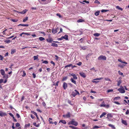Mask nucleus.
Listing matches in <instances>:
<instances>
[{
	"mask_svg": "<svg viewBox=\"0 0 129 129\" xmlns=\"http://www.w3.org/2000/svg\"><path fill=\"white\" fill-rule=\"evenodd\" d=\"M59 122H61L64 124H66V123L65 120H60Z\"/></svg>",
	"mask_w": 129,
	"mask_h": 129,
	"instance_id": "obj_29",
	"label": "nucleus"
},
{
	"mask_svg": "<svg viewBox=\"0 0 129 129\" xmlns=\"http://www.w3.org/2000/svg\"><path fill=\"white\" fill-rule=\"evenodd\" d=\"M30 124L28 123V124H26L25 125V127H28L30 126Z\"/></svg>",
	"mask_w": 129,
	"mask_h": 129,
	"instance_id": "obj_47",
	"label": "nucleus"
},
{
	"mask_svg": "<svg viewBox=\"0 0 129 129\" xmlns=\"http://www.w3.org/2000/svg\"><path fill=\"white\" fill-rule=\"evenodd\" d=\"M108 125L109 127H111V128L113 129H115V127L112 124H108Z\"/></svg>",
	"mask_w": 129,
	"mask_h": 129,
	"instance_id": "obj_24",
	"label": "nucleus"
},
{
	"mask_svg": "<svg viewBox=\"0 0 129 129\" xmlns=\"http://www.w3.org/2000/svg\"><path fill=\"white\" fill-rule=\"evenodd\" d=\"M94 2L95 3H97V4H100V3L99 2V1L97 0H96L95 1H94Z\"/></svg>",
	"mask_w": 129,
	"mask_h": 129,
	"instance_id": "obj_56",
	"label": "nucleus"
},
{
	"mask_svg": "<svg viewBox=\"0 0 129 129\" xmlns=\"http://www.w3.org/2000/svg\"><path fill=\"white\" fill-rule=\"evenodd\" d=\"M15 125L16 127H19L20 126V125L18 122H17L16 123Z\"/></svg>",
	"mask_w": 129,
	"mask_h": 129,
	"instance_id": "obj_45",
	"label": "nucleus"
},
{
	"mask_svg": "<svg viewBox=\"0 0 129 129\" xmlns=\"http://www.w3.org/2000/svg\"><path fill=\"white\" fill-rule=\"evenodd\" d=\"M120 99V97H116L114 99V100H119Z\"/></svg>",
	"mask_w": 129,
	"mask_h": 129,
	"instance_id": "obj_35",
	"label": "nucleus"
},
{
	"mask_svg": "<svg viewBox=\"0 0 129 129\" xmlns=\"http://www.w3.org/2000/svg\"><path fill=\"white\" fill-rule=\"evenodd\" d=\"M38 55L34 56L33 57L34 60H36L38 58Z\"/></svg>",
	"mask_w": 129,
	"mask_h": 129,
	"instance_id": "obj_36",
	"label": "nucleus"
},
{
	"mask_svg": "<svg viewBox=\"0 0 129 129\" xmlns=\"http://www.w3.org/2000/svg\"><path fill=\"white\" fill-rule=\"evenodd\" d=\"M42 63H44L45 64H47L48 63V61L46 60H45L43 61Z\"/></svg>",
	"mask_w": 129,
	"mask_h": 129,
	"instance_id": "obj_50",
	"label": "nucleus"
},
{
	"mask_svg": "<svg viewBox=\"0 0 129 129\" xmlns=\"http://www.w3.org/2000/svg\"><path fill=\"white\" fill-rule=\"evenodd\" d=\"M113 91V89H109L107 90V92L108 93H109L110 92H112Z\"/></svg>",
	"mask_w": 129,
	"mask_h": 129,
	"instance_id": "obj_51",
	"label": "nucleus"
},
{
	"mask_svg": "<svg viewBox=\"0 0 129 129\" xmlns=\"http://www.w3.org/2000/svg\"><path fill=\"white\" fill-rule=\"evenodd\" d=\"M68 103L71 105H72V106L74 105L73 104L71 103V101L69 100L68 101Z\"/></svg>",
	"mask_w": 129,
	"mask_h": 129,
	"instance_id": "obj_57",
	"label": "nucleus"
},
{
	"mask_svg": "<svg viewBox=\"0 0 129 129\" xmlns=\"http://www.w3.org/2000/svg\"><path fill=\"white\" fill-rule=\"evenodd\" d=\"M118 90L121 93H124L125 92L123 87L122 85L120 86V88L118 89Z\"/></svg>",
	"mask_w": 129,
	"mask_h": 129,
	"instance_id": "obj_3",
	"label": "nucleus"
},
{
	"mask_svg": "<svg viewBox=\"0 0 129 129\" xmlns=\"http://www.w3.org/2000/svg\"><path fill=\"white\" fill-rule=\"evenodd\" d=\"M79 74H80V76L82 77L83 78H84L86 77V75L85 73H83V72H80L79 73Z\"/></svg>",
	"mask_w": 129,
	"mask_h": 129,
	"instance_id": "obj_8",
	"label": "nucleus"
},
{
	"mask_svg": "<svg viewBox=\"0 0 129 129\" xmlns=\"http://www.w3.org/2000/svg\"><path fill=\"white\" fill-rule=\"evenodd\" d=\"M118 61L121 62L122 63H123L125 64H127V63L125 62L124 61H122V60H121V59H118Z\"/></svg>",
	"mask_w": 129,
	"mask_h": 129,
	"instance_id": "obj_13",
	"label": "nucleus"
},
{
	"mask_svg": "<svg viewBox=\"0 0 129 129\" xmlns=\"http://www.w3.org/2000/svg\"><path fill=\"white\" fill-rule=\"evenodd\" d=\"M67 78L68 77L67 76L64 77L63 78L62 80H61V81H64V80H67Z\"/></svg>",
	"mask_w": 129,
	"mask_h": 129,
	"instance_id": "obj_32",
	"label": "nucleus"
},
{
	"mask_svg": "<svg viewBox=\"0 0 129 129\" xmlns=\"http://www.w3.org/2000/svg\"><path fill=\"white\" fill-rule=\"evenodd\" d=\"M117 86H119L120 85V84L122 83V81L121 80H120L117 81Z\"/></svg>",
	"mask_w": 129,
	"mask_h": 129,
	"instance_id": "obj_30",
	"label": "nucleus"
},
{
	"mask_svg": "<svg viewBox=\"0 0 129 129\" xmlns=\"http://www.w3.org/2000/svg\"><path fill=\"white\" fill-rule=\"evenodd\" d=\"M63 39V38H62V37H61L60 38H59L57 39V40H61Z\"/></svg>",
	"mask_w": 129,
	"mask_h": 129,
	"instance_id": "obj_60",
	"label": "nucleus"
},
{
	"mask_svg": "<svg viewBox=\"0 0 129 129\" xmlns=\"http://www.w3.org/2000/svg\"><path fill=\"white\" fill-rule=\"evenodd\" d=\"M16 52V50L15 49H12V50H11V54H13L14 53H15Z\"/></svg>",
	"mask_w": 129,
	"mask_h": 129,
	"instance_id": "obj_22",
	"label": "nucleus"
},
{
	"mask_svg": "<svg viewBox=\"0 0 129 129\" xmlns=\"http://www.w3.org/2000/svg\"><path fill=\"white\" fill-rule=\"evenodd\" d=\"M122 124H124L125 125H127V122L125 120H124L122 119Z\"/></svg>",
	"mask_w": 129,
	"mask_h": 129,
	"instance_id": "obj_15",
	"label": "nucleus"
},
{
	"mask_svg": "<svg viewBox=\"0 0 129 129\" xmlns=\"http://www.w3.org/2000/svg\"><path fill=\"white\" fill-rule=\"evenodd\" d=\"M108 11H109V10L102 9V10H101V12H107Z\"/></svg>",
	"mask_w": 129,
	"mask_h": 129,
	"instance_id": "obj_41",
	"label": "nucleus"
},
{
	"mask_svg": "<svg viewBox=\"0 0 129 129\" xmlns=\"http://www.w3.org/2000/svg\"><path fill=\"white\" fill-rule=\"evenodd\" d=\"M67 86L68 85L67 83L65 82H64L63 83L62 87L64 90H66V89L67 88Z\"/></svg>",
	"mask_w": 129,
	"mask_h": 129,
	"instance_id": "obj_7",
	"label": "nucleus"
},
{
	"mask_svg": "<svg viewBox=\"0 0 129 129\" xmlns=\"http://www.w3.org/2000/svg\"><path fill=\"white\" fill-rule=\"evenodd\" d=\"M125 64H118V67H120L121 68H123L125 66Z\"/></svg>",
	"mask_w": 129,
	"mask_h": 129,
	"instance_id": "obj_12",
	"label": "nucleus"
},
{
	"mask_svg": "<svg viewBox=\"0 0 129 129\" xmlns=\"http://www.w3.org/2000/svg\"><path fill=\"white\" fill-rule=\"evenodd\" d=\"M63 117H70V113L69 112H68L67 113V114H64L63 115Z\"/></svg>",
	"mask_w": 129,
	"mask_h": 129,
	"instance_id": "obj_10",
	"label": "nucleus"
},
{
	"mask_svg": "<svg viewBox=\"0 0 129 129\" xmlns=\"http://www.w3.org/2000/svg\"><path fill=\"white\" fill-rule=\"evenodd\" d=\"M24 32H23L21 34H20V35H20V37H24V36L23 35H22L23 34H24Z\"/></svg>",
	"mask_w": 129,
	"mask_h": 129,
	"instance_id": "obj_55",
	"label": "nucleus"
},
{
	"mask_svg": "<svg viewBox=\"0 0 129 129\" xmlns=\"http://www.w3.org/2000/svg\"><path fill=\"white\" fill-rule=\"evenodd\" d=\"M59 29V28L57 27L55 29H53L52 30V33L54 34L57 32V30Z\"/></svg>",
	"mask_w": 129,
	"mask_h": 129,
	"instance_id": "obj_11",
	"label": "nucleus"
},
{
	"mask_svg": "<svg viewBox=\"0 0 129 129\" xmlns=\"http://www.w3.org/2000/svg\"><path fill=\"white\" fill-rule=\"evenodd\" d=\"M75 92H72V95L74 97H75V96L77 94L79 95V92L78 91H77V90H75Z\"/></svg>",
	"mask_w": 129,
	"mask_h": 129,
	"instance_id": "obj_4",
	"label": "nucleus"
},
{
	"mask_svg": "<svg viewBox=\"0 0 129 129\" xmlns=\"http://www.w3.org/2000/svg\"><path fill=\"white\" fill-rule=\"evenodd\" d=\"M0 72L2 75H4L5 74V72L4 69H1L0 70Z\"/></svg>",
	"mask_w": 129,
	"mask_h": 129,
	"instance_id": "obj_26",
	"label": "nucleus"
},
{
	"mask_svg": "<svg viewBox=\"0 0 129 129\" xmlns=\"http://www.w3.org/2000/svg\"><path fill=\"white\" fill-rule=\"evenodd\" d=\"M107 113L106 112H103L102 113V114L100 116V118H101L103 116H104L105 115H106Z\"/></svg>",
	"mask_w": 129,
	"mask_h": 129,
	"instance_id": "obj_28",
	"label": "nucleus"
},
{
	"mask_svg": "<svg viewBox=\"0 0 129 129\" xmlns=\"http://www.w3.org/2000/svg\"><path fill=\"white\" fill-rule=\"evenodd\" d=\"M81 48L82 49L85 50L86 49V48L85 46H83L81 47Z\"/></svg>",
	"mask_w": 129,
	"mask_h": 129,
	"instance_id": "obj_62",
	"label": "nucleus"
},
{
	"mask_svg": "<svg viewBox=\"0 0 129 129\" xmlns=\"http://www.w3.org/2000/svg\"><path fill=\"white\" fill-rule=\"evenodd\" d=\"M82 64V62H79L78 63H77V64L78 66H80Z\"/></svg>",
	"mask_w": 129,
	"mask_h": 129,
	"instance_id": "obj_58",
	"label": "nucleus"
},
{
	"mask_svg": "<svg viewBox=\"0 0 129 129\" xmlns=\"http://www.w3.org/2000/svg\"><path fill=\"white\" fill-rule=\"evenodd\" d=\"M27 11V10L26 9H25L23 11H22L21 12H20V13L21 14H24Z\"/></svg>",
	"mask_w": 129,
	"mask_h": 129,
	"instance_id": "obj_33",
	"label": "nucleus"
},
{
	"mask_svg": "<svg viewBox=\"0 0 129 129\" xmlns=\"http://www.w3.org/2000/svg\"><path fill=\"white\" fill-rule=\"evenodd\" d=\"M113 102L114 103H115L116 104H117L118 105H120V103H119V102H117L116 101H114Z\"/></svg>",
	"mask_w": 129,
	"mask_h": 129,
	"instance_id": "obj_49",
	"label": "nucleus"
},
{
	"mask_svg": "<svg viewBox=\"0 0 129 129\" xmlns=\"http://www.w3.org/2000/svg\"><path fill=\"white\" fill-rule=\"evenodd\" d=\"M100 128V127L98 125H95L93 127V129L98 128Z\"/></svg>",
	"mask_w": 129,
	"mask_h": 129,
	"instance_id": "obj_40",
	"label": "nucleus"
},
{
	"mask_svg": "<svg viewBox=\"0 0 129 129\" xmlns=\"http://www.w3.org/2000/svg\"><path fill=\"white\" fill-rule=\"evenodd\" d=\"M39 39L40 41H42L45 40V38L42 37H40L39 38Z\"/></svg>",
	"mask_w": 129,
	"mask_h": 129,
	"instance_id": "obj_38",
	"label": "nucleus"
},
{
	"mask_svg": "<svg viewBox=\"0 0 129 129\" xmlns=\"http://www.w3.org/2000/svg\"><path fill=\"white\" fill-rule=\"evenodd\" d=\"M118 74L119 75H123V73L121 72L120 71H119L118 72Z\"/></svg>",
	"mask_w": 129,
	"mask_h": 129,
	"instance_id": "obj_52",
	"label": "nucleus"
},
{
	"mask_svg": "<svg viewBox=\"0 0 129 129\" xmlns=\"http://www.w3.org/2000/svg\"><path fill=\"white\" fill-rule=\"evenodd\" d=\"M25 75H26L25 72L24 71H23V74L22 75V76L23 77H24V76H25Z\"/></svg>",
	"mask_w": 129,
	"mask_h": 129,
	"instance_id": "obj_59",
	"label": "nucleus"
},
{
	"mask_svg": "<svg viewBox=\"0 0 129 129\" xmlns=\"http://www.w3.org/2000/svg\"><path fill=\"white\" fill-rule=\"evenodd\" d=\"M16 116L17 118H19L20 117V116L19 114L18 113L16 114Z\"/></svg>",
	"mask_w": 129,
	"mask_h": 129,
	"instance_id": "obj_61",
	"label": "nucleus"
},
{
	"mask_svg": "<svg viewBox=\"0 0 129 129\" xmlns=\"http://www.w3.org/2000/svg\"><path fill=\"white\" fill-rule=\"evenodd\" d=\"M93 36L95 37H98L100 35V34L98 33H96L93 34Z\"/></svg>",
	"mask_w": 129,
	"mask_h": 129,
	"instance_id": "obj_31",
	"label": "nucleus"
},
{
	"mask_svg": "<svg viewBox=\"0 0 129 129\" xmlns=\"http://www.w3.org/2000/svg\"><path fill=\"white\" fill-rule=\"evenodd\" d=\"M77 32L78 33L77 34V35H80L82 34V31H80V30H77Z\"/></svg>",
	"mask_w": 129,
	"mask_h": 129,
	"instance_id": "obj_27",
	"label": "nucleus"
},
{
	"mask_svg": "<svg viewBox=\"0 0 129 129\" xmlns=\"http://www.w3.org/2000/svg\"><path fill=\"white\" fill-rule=\"evenodd\" d=\"M102 79H103V78H97L95 79H94L93 80H100ZM92 82H93V83H95L96 84L98 83L99 81H92Z\"/></svg>",
	"mask_w": 129,
	"mask_h": 129,
	"instance_id": "obj_6",
	"label": "nucleus"
},
{
	"mask_svg": "<svg viewBox=\"0 0 129 129\" xmlns=\"http://www.w3.org/2000/svg\"><path fill=\"white\" fill-rule=\"evenodd\" d=\"M56 15L57 16H58L59 18H61V16L59 14H56Z\"/></svg>",
	"mask_w": 129,
	"mask_h": 129,
	"instance_id": "obj_63",
	"label": "nucleus"
},
{
	"mask_svg": "<svg viewBox=\"0 0 129 129\" xmlns=\"http://www.w3.org/2000/svg\"><path fill=\"white\" fill-rule=\"evenodd\" d=\"M72 76L73 77V79H74V80H77V77L76 74L74 75V76Z\"/></svg>",
	"mask_w": 129,
	"mask_h": 129,
	"instance_id": "obj_37",
	"label": "nucleus"
},
{
	"mask_svg": "<svg viewBox=\"0 0 129 129\" xmlns=\"http://www.w3.org/2000/svg\"><path fill=\"white\" fill-rule=\"evenodd\" d=\"M12 21L14 22H17L18 20L16 19H12Z\"/></svg>",
	"mask_w": 129,
	"mask_h": 129,
	"instance_id": "obj_54",
	"label": "nucleus"
},
{
	"mask_svg": "<svg viewBox=\"0 0 129 129\" xmlns=\"http://www.w3.org/2000/svg\"><path fill=\"white\" fill-rule=\"evenodd\" d=\"M116 8L121 11L122 10V9L121 8H120L118 6H117V7H116Z\"/></svg>",
	"mask_w": 129,
	"mask_h": 129,
	"instance_id": "obj_43",
	"label": "nucleus"
},
{
	"mask_svg": "<svg viewBox=\"0 0 129 129\" xmlns=\"http://www.w3.org/2000/svg\"><path fill=\"white\" fill-rule=\"evenodd\" d=\"M69 124H73L75 126H76L78 125V123L74 120V119H72V121L69 122L68 123Z\"/></svg>",
	"mask_w": 129,
	"mask_h": 129,
	"instance_id": "obj_2",
	"label": "nucleus"
},
{
	"mask_svg": "<svg viewBox=\"0 0 129 129\" xmlns=\"http://www.w3.org/2000/svg\"><path fill=\"white\" fill-rule=\"evenodd\" d=\"M31 112L32 113H33V114L34 115H35L37 116V114L36 112H34L33 111H31Z\"/></svg>",
	"mask_w": 129,
	"mask_h": 129,
	"instance_id": "obj_44",
	"label": "nucleus"
},
{
	"mask_svg": "<svg viewBox=\"0 0 129 129\" xmlns=\"http://www.w3.org/2000/svg\"><path fill=\"white\" fill-rule=\"evenodd\" d=\"M62 37L63 38V39H65L66 40H68V36L67 35H64V36H62Z\"/></svg>",
	"mask_w": 129,
	"mask_h": 129,
	"instance_id": "obj_19",
	"label": "nucleus"
},
{
	"mask_svg": "<svg viewBox=\"0 0 129 129\" xmlns=\"http://www.w3.org/2000/svg\"><path fill=\"white\" fill-rule=\"evenodd\" d=\"M70 81L72 83L74 84H77V83H76V82L75 80H74V79H73V78H71L70 79Z\"/></svg>",
	"mask_w": 129,
	"mask_h": 129,
	"instance_id": "obj_16",
	"label": "nucleus"
},
{
	"mask_svg": "<svg viewBox=\"0 0 129 129\" xmlns=\"http://www.w3.org/2000/svg\"><path fill=\"white\" fill-rule=\"evenodd\" d=\"M77 22L78 23L82 22H85V20L82 19H79L78 20H77Z\"/></svg>",
	"mask_w": 129,
	"mask_h": 129,
	"instance_id": "obj_17",
	"label": "nucleus"
},
{
	"mask_svg": "<svg viewBox=\"0 0 129 129\" xmlns=\"http://www.w3.org/2000/svg\"><path fill=\"white\" fill-rule=\"evenodd\" d=\"M5 42L8 43L10 42V41L9 40H6L5 41Z\"/></svg>",
	"mask_w": 129,
	"mask_h": 129,
	"instance_id": "obj_53",
	"label": "nucleus"
},
{
	"mask_svg": "<svg viewBox=\"0 0 129 129\" xmlns=\"http://www.w3.org/2000/svg\"><path fill=\"white\" fill-rule=\"evenodd\" d=\"M104 79L105 80H106L109 81H111V80L110 79H109L108 78H105Z\"/></svg>",
	"mask_w": 129,
	"mask_h": 129,
	"instance_id": "obj_46",
	"label": "nucleus"
},
{
	"mask_svg": "<svg viewBox=\"0 0 129 129\" xmlns=\"http://www.w3.org/2000/svg\"><path fill=\"white\" fill-rule=\"evenodd\" d=\"M100 14V11H97L95 13V15L96 16H97L99 15Z\"/></svg>",
	"mask_w": 129,
	"mask_h": 129,
	"instance_id": "obj_39",
	"label": "nucleus"
},
{
	"mask_svg": "<svg viewBox=\"0 0 129 129\" xmlns=\"http://www.w3.org/2000/svg\"><path fill=\"white\" fill-rule=\"evenodd\" d=\"M109 105H105V104H103V105H101V107H105L106 108H108L109 107Z\"/></svg>",
	"mask_w": 129,
	"mask_h": 129,
	"instance_id": "obj_23",
	"label": "nucleus"
},
{
	"mask_svg": "<svg viewBox=\"0 0 129 129\" xmlns=\"http://www.w3.org/2000/svg\"><path fill=\"white\" fill-rule=\"evenodd\" d=\"M39 33H40L43 34V35H44V36L46 35V34H45V33L44 32V31H39Z\"/></svg>",
	"mask_w": 129,
	"mask_h": 129,
	"instance_id": "obj_42",
	"label": "nucleus"
},
{
	"mask_svg": "<svg viewBox=\"0 0 129 129\" xmlns=\"http://www.w3.org/2000/svg\"><path fill=\"white\" fill-rule=\"evenodd\" d=\"M129 113V111L128 110H127L126 112H125V114L126 115H128Z\"/></svg>",
	"mask_w": 129,
	"mask_h": 129,
	"instance_id": "obj_64",
	"label": "nucleus"
},
{
	"mask_svg": "<svg viewBox=\"0 0 129 129\" xmlns=\"http://www.w3.org/2000/svg\"><path fill=\"white\" fill-rule=\"evenodd\" d=\"M107 118L109 119L111 118L112 117H113L112 114L111 113H108L107 115Z\"/></svg>",
	"mask_w": 129,
	"mask_h": 129,
	"instance_id": "obj_14",
	"label": "nucleus"
},
{
	"mask_svg": "<svg viewBox=\"0 0 129 129\" xmlns=\"http://www.w3.org/2000/svg\"><path fill=\"white\" fill-rule=\"evenodd\" d=\"M53 40V39H52L51 38H48V39H46V41L48 42H51Z\"/></svg>",
	"mask_w": 129,
	"mask_h": 129,
	"instance_id": "obj_21",
	"label": "nucleus"
},
{
	"mask_svg": "<svg viewBox=\"0 0 129 129\" xmlns=\"http://www.w3.org/2000/svg\"><path fill=\"white\" fill-rule=\"evenodd\" d=\"M51 46L56 47H57L58 46L57 44L54 43H51Z\"/></svg>",
	"mask_w": 129,
	"mask_h": 129,
	"instance_id": "obj_18",
	"label": "nucleus"
},
{
	"mask_svg": "<svg viewBox=\"0 0 129 129\" xmlns=\"http://www.w3.org/2000/svg\"><path fill=\"white\" fill-rule=\"evenodd\" d=\"M75 65H74L72 64H70L69 65H66L64 67V68H66L68 67H71L72 68H73L75 67H76Z\"/></svg>",
	"mask_w": 129,
	"mask_h": 129,
	"instance_id": "obj_5",
	"label": "nucleus"
},
{
	"mask_svg": "<svg viewBox=\"0 0 129 129\" xmlns=\"http://www.w3.org/2000/svg\"><path fill=\"white\" fill-rule=\"evenodd\" d=\"M26 26L28 27L29 26L28 24H19L18 25V26Z\"/></svg>",
	"mask_w": 129,
	"mask_h": 129,
	"instance_id": "obj_25",
	"label": "nucleus"
},
{
	"mask_svg": "<svg viewBox=\"0 0 129 129\" xmlns=\"http://www.w3.org/2000/svg\"><path fill=\"white\" fill-rule=\"evenodd\" d=\"M33 125H34L36 126L37 127H38L39 126V125H36V122H34L33 123Z\"/></svg>",
	"mask_w": 129,
	"mask_h": 129,
	"instance_id": "obj_48",
	"label": "nucleus"
},
{
	"mask_svg": "<svg viewBox=\"0 0 129 129\" xmlns=\"http://www.w3.org/2000/svg\"><path fill=\"white\" fill-rule=\"evenodd\" d=\"M28 17H26L25 18L23 19V20L22 22H25L26 21L28 20Z\"/></svg>",
	"mask_w": 129,
	"mask_h": 129,
	"instance_id": "obj_34",
	"label": "nucleus"
},
{
	"mask_svg": "<svg viewBox=\"0 0 129 129\" xmlns=\"http://www.w3.org/2000/svg\"><path fill=\"white\" fill-rule=\"evenodd\" d=\"M7 114L6 113L3 112L2 111H0V116L3 117L4 116H6Z\"/></svg>",
	"mask_w": 129,
	"mask_h": 129,
	"instance_id": "obj_9",
	"label": "nucleus"
},
{
	"mask_svg": "<svg viewBox=\"0 0 129 129\" xmlns=\"http://www.w3.org/2000/svg\"><path fill=\"white\" fill-rule=\"evenodd\" d=\"M3 76V78L5 79H7L8 78V74H4V75H2Z\"/></svg>",
	"mask_w": 129,
	"mask_h": 129,
	"instance_id": "obj_20",
	"label": "nucleus"
},
{
	"mask_svg": "<svg viewBox=\"0 0 129 129\" xmlns=\"http://www.w3.org/2000/svg\"><path fill=\"white\" fill-rule=\"evenodd\" d=\"M98 60H106V57L105 56L101 55H100L98 57Z\"/></svg>",
	"mask_w": 129,
	"mask_h": 129,
	"instance_id": "obj_1",
	"label": "nucleus"
}]
</instances>
